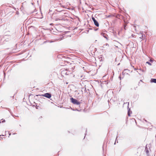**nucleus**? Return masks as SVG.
<instances>
[{"label": "nucleus", "mask_w": 156, "mask_h": 156, "mask_svg": "<svg viewBox=\"0 0 156 156\" xmlns=\"http://www.w3.org/2000/svg\"><path fill=\"white\" fill-rule=\"evenodd\" d=\"M71 73L69 71H68L67 69L63 70L61 72V74L62 76L65 77L66 76L68 75L71 74Z\"/></svg>", "instance_id": "1"}, {"label": "nucleus", "mask_w": 156, "mask_h": 156, "mask_svg": "<svg viewBox=\"0 0 156 156\" xmlns=\"http://www.w3.org/2000/svg\"><path fill=\"white\" fill-rule=\"evenodd\" d=\"M71 101V102L73 104L77 105H80L81 103V102L78 101L76 99H74L73 98H70Z\"/></svg>", "instance_id": "2"}, {"label": "nucleus", "mask_w": 156, "mask_h": 156, "mask_svg": "<svg viewBox=\"0 0 156 156\" xmlns=\"http://www.w3.org/2000/svg\"><path fill=\"white\" fill-rule=\"evenodd\" d=\"M91 18L94 23V25L97 27H99V23L97 20L95 19V18L94 17L92 16Z\"/></svg>", "instance_id": "3"}, {"label": "nucleus", "mask_w": 156, "mask_h": 156, "mask_svg": "<svg viewBox=\"0 0 156 156\" xmlns=\"http://www.w3.org/2000/svg\"><path fill=\"white\" fill-rule=\"evenodd\" d=\"M40 95L45 97L48 98H50L51 97V94H50L48 93H45L44 94L41 95Z\"/></svg>", "instance_id": "4"}, {"label": "nucleus", "mask_w": 156, "mask_h": 156, "mask_svg": "<svg viewBox=\"0 0 156 156\" xmlns=\"http://www.w3.org/2000/svg\"><path fill=\"white\" fill-rule=\"evenodd\" d=\"M144 152L147 155V156H150L149 154V151L148 150V149L147 147V146L145 147Z\"/></svg>", "instance_id": "5"}, {"label": "nucleus", "mask_w": 156, "mask_h": 156, "mask_svg": "<svg viewBox=\"0 0 156 156\" xmlns=\"http://www.w3.org/2000/svg\"><path fill=\"white\" fill-rule=\"evenodd\" d=\"M127 103L128 104V106H127V109L128 110V116H130V113H129V111L130 110L129 108V102H126V103H125L124 102V104H127Z\"/></svg>", "instance_id": "6"}, {"label": "nucleus", "mask_w": 156, "mask_h": 156, "mask_svg": "<svg viewBox=\"0 0 156 156\" xmlns=\"http://www.w3.org/2000/svg\"><path fill=\"white\" fill-rule=\"evenodd\" d=\"M101 35L105 38L107 40H108L107 35L105 33H102L101 34Z\"/></svg>", "instance_id": "7"}, {"label": "nucleus", "mask_w": 156, "mask_h": 156, "mask_svg": "<svg viewBox=\"0 0 156 156\" xmlns=\"http://www.w3.org/2000/svg\"><path fill=\"white\" fill-rule=\"evenodd\" d=\"M64 20L63 19H59L58 18H56L55 19V21H59V23H61V21H62Z\"/></svg>", "instance_id": "8"}, {"label": "nucleus", "mask_w": 156, "mask_h": 156, "mask_svg": "<svg viewBox=\"0 0 156 156\" xmlns=\"http://www.w3.org/2000/svg\"><path fill=\"white\" fill-rule=\"evenodd\" d=\"M151 82L152 83H156V79H151Z\"/></svg>", "instance_id": "9"}, {"label": "nucleus", "mask_w": 156, "mask_h": 156, "mask_svg": "<svg viewBox=\"0 0 156 156\" xmlns=\"http://www.w3.org/2000/svg\"><path fill=\"white\" fill-rule=\"evenodd\" d=\"M145 37V35H143V34H142L141 36L140 37V38L143 39L144 37Z\"/></svg>", "instance_id": "10"}, {"label": "nucleus", "mask_w": 156, "mask_h": 156, "mask_svg": "<svg viewBox=\"0 0 156 156\" xmlns=\"http://www.w3.org/2000/svg\"><path fill=\"white\" fill-rule=\"evenodd\" d=\"M73 111H78L79 112H80L81 110V109H80V110H78L77 109H73Z\"/></svg>", "instance_id": "11"}, {"label": "nucleus", "mask_w": 156, "mask_h": 156, "mask_svg": "<svg viewBox=\"0 0 156 156\" xmlns=\"http://www.w3.org/2000/svg\"><path fill=\"white\" fill-rule=\"evenodd\" d=\"M2 122L0 121V123L1 122L3 123L5 122V119H2Z\"/></svg>", "instance_id": "12"}, {"label": "nucleus", "mask_w": 156, "mask_h": 156, "mask_svg": "<svg viewBox=\"0 0 156 156\" xmlns=\"http://www.w3.org/2000/svg\"><path fill=\"white\" fill-rule=\"evenodd\" d=\"M146 63L148 64L150 66H151V64L150 62H146Z\"/></svg>", "instance_id": "13"}, {"label": "nucleus", "mask_w": 156, "mask_h": 156, "mask_svg": "<svg viewBox=\"0 0 156 156\" xmlns=\"http://www.w3.org/2000/svg\"><path fill=\"white\" fill-rule=\"evenodd\" d=\"M117 138H118V137L116 136V140H115V143L114 144H115H115H116V141L117 140Z\"/></svg>", "instance_id": "14"}, {"label": "nucleus", "mask_w": 156, "mask_h": 156, "mask_svg": "<svg viewBox=\"0 0 156 156\" xmlns=\"http://www.w3.org/2000/svg\"><path fill=\"white\" fill-rule=\"evenodd\" d=\"M150 62H153V61L151 59H150Z\"/></svg>", "instance_id": "15"}, {"label": "nucleus", "mask_w": 156, "mask_h": 156, "mask_svg": "<svg viewBox=\"0 0 156 156\" xmlns=\"http://www.w3.org/2000/svg\"><path fill=\"white\" fill-rule=\"evenodd\" d=\"M59 1V0H56L55 1V2H57L58 1Z\"/></svg>", "instance_id": "16"}, {"label": "nucleus", "mask_w": 156, "mask_h": 156, "mask_svg": "<svg viewBox=\"0 0 156 156\" xmlns=\"http://www.w3.org/2000/svg\"><path fill=\"white\" fill-rule=\"evenodd\" d=\"M106 46H109V44H107V43H106Z\"/></svg>", "instance_id": "17"}, {"label": "nucleus", "mask_w": 156, "mask_h": 156, "mask_svg": "<svg viewBox=\"0 0 156 156\" xmlns=\"http://www.w3.org/2000/svg\"><path fill=\"white\" fill-rule=\"evenodd\" d=\"M87 130H86V132H85V134L86 135V133H87Z\"/></svg>", "instance_id": "18"}, {"label": "nucleus", "mask_w": 156, "mask_h": 156, "mask_svg": "<svg viewBox=\"0 0 156 156\" xmlns=\"http://www.w3.org/2000/svg\"><path fill=\"white\" fill-rule=\"evenodd\" d=\"M16 14H19V12H16Z\"/></svg>", "instance_id": "19"}, {"label": "nucleus", "mask_w": 156, "mask_h": 156, "mask_svg": "<svg viewBox=\"0 0 156 156\" xmlns=\"http://www.w3.org/2000/svg\"><path fill=\"white\" fill-rule=\"evenodd\" d=\"M46 42H47V41H44V43H46Z\"/></svg>", "instance_id": "20"}, {"label": "nucleus", "mask_w": 156, "mask_h": 156, "mask_svg": "<svg viewBox=\"0 0 156 156\" xmlns=\"http://www.w3.org/2000/svg\"><path fill=\"white\" fill-rule=\"evenodd\" d=\"M1 136H4V135H0V138H2V137H1Z\"/></svg>", "instance_id": "21"}, {"label": "nucleus", "mask_w": 156, "mask_h": 156, "mask_svg": "<svg viewBox=\"0 0 156 156\" xmlns=\"http://www.w3.org/2000/svg\"><path fill=\"white\" fill-rule=\"evenodd\" d=\"M134 70H137V69H136V68H134Z\"/></svg>", "instance_id": "22"}, {"label": "nucleus", "mask_w": 156, "mask_h": 156, "mask_svg": "<svg viewBox=\"0 0 156 156\" xmlns=\"http://www.w3.org/2000/svg\"><path fill=\"white\" fill-rule=\"evenodd\" d=\"M125 27H126V25H125V26L124 27V29L125 30H126Z\"/></svg>", "instance_id": "23"}, {"label": "nucleus", "mask_w": 156, "mask_h": 156, "mask_svg": "<svg viewBox=\"0 0 156 156\" xmlns=\"http://www.w3.org/2000/svg\"><path fill=\"white\" fill-rule=\"evenodd\" d=\"M16 134V133H13V135H14V134Z\"/></svg>", "instance_id": "24"}, {"label": "nucleus", "mask_w": 156, "mask_h": 156, "mask_svg": "<svg viewBox=\"0 0 156 156\" xmlns=\"http://www.w3.org/2000/svg\"><path fill=\"white\" fill-rule=\"evenodd\" d=\"M10 135H11V133H10L9 134V136H10Z\"/></svg>", "instance_id": "25"}, {"label": "nucleus", "mask_w": 156, "mask_h": 156, "mask_svg": "<svg viewBox=\"0 0 156 156\" xmlns=\"http://www.w3.org/2000/svg\"><path fill=\"white\" fill-rule=\"evenodd\" d=\"M141 71H142V72H144V70H141Z\"/></svg>", "instance_id": "26"}, {"label": "nucleus", "mask_w": 156, "mask_h": 156, "mask_svg": "<svg viewBox=\"0 0 156 156\" xmlns=\"http://www.w3.org/2000/svg\"><path fill=\"white\" fill-rule=\"evenodd\" d=\"M140 70H142L141 69H139Z\"/></svg>", "instance_id": "27"}, {"label": "nucleus", "mask_w": 156, "mask_h": 156, "mask_svg": "<svg viewBox=\"0 0 156 156\" xmlns=\"http://www.w3.org/2000/svg\"><path fill=\"white\" fill-rule=\"evenodd\" d=\"M139 73V74L140 75H141L140 73Z\"/></svg>", "instance_id": "28"}, {"label": "nucleus", "mask_w": 156, "mask_h": 156, "mask_svg": "<svg viewBox=\"0 0 156 156\" xmlns=\"http://www.w3.org/2000/svg\"><path fill=\"white\" fill-rule=\"evenodd\" d=\"M59 5H61V3H59Z\"/></svg>", "instance_id": "29"}, {"label": "nucleus", "mask_w": 156, "mask_h": 156, "mask_svg": "<svg viewBox=\"0 0 156 156\" xmlns=\"http://www.w3.org/2000/svg\"><path fill=\"white\" fill-rule=\"evenodd\" d=\"M98 30V29H96L95 30Z\"/></svg>", "instance_id": "30"}, {"label": "nucleus", "mask_w": 156, "mask_h": 156, "mask_svg": "<svg viewBox=\"0 0 156 156\" xmlns=\"http://www.w3.org/2000/svg\"><path fill=\"white\" fill-rule=\"evenodd\" d=\"M52 42V41H50V42L51 43V42Z\"/></svg>", "instance_id": "31"}, {"label": "nucleus", "mask_w": 156, "mask_h": 156, "mask_svg": "<svg viewBox=\"0 0 156 156\" xmlns=\"http://www.w3.org/2000/svg\"><path fill=\"white\" fill-rule=\"evenodd\" d=\"M79 94V93H77V94Z\"/></svg>", "instance_id": "32"}]
</instances>
